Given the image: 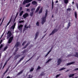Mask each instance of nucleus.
Returning <instances> with one entry per match:
<instances>
[{"instance_id":"nucleus-55","label":"nucleus","mask_w":78,"mask_h":78,"mask_svg":"<svg viewBox=\"0 0 78 78\" xmlns=\"http://www.w3.org/2000/svg\"><path fill=\"white\" fill-rule=\"evenodd\" d=\"M74 70H78V68H76L74 69Z\"/></svg>"},{"instance_id":"nucleus-41","label":"nucleus","mask_w":78,"mask_h":78,"mask_svg":"<svg viewBox=\"0 0 78 78\" xmlns=\"http://www.w3.org/2000/svg\"><path fill=\"white\" fill-rule=\"evenodd\" d=\"M36 25L37 26H39V22L37 21V22Z\"/></svg>"},{"instance_id":"nucleus-22","label":"nucleus","mask_w":78,"mask_h":78,"mask_svg":"<svg viewBox=\"0 0 78 78\" xmlns=\"http://www.w3.org/2000/svg\"><path fill=\"white\" fill-rule=\"evenodd\" d=\"M74 15L75 16V17L76 19H77V13H76V12H75L74 13Z\"/></svg>"},{"instance_id":"nucleus-64","label":"nucleus","mask_w":78,"mask_h":78,"mask_svg":"<svg viewBox=\"0 0 78 78\" xmlns=\"http://www.w3.org/2000/svg\"><path fill=\"white\" fill-rule=\"evenodd\" d=\"M6 78H10V77L9 76H8Z\"/></svg>"},{"instance_id":"nucleus-50","label":"nucleus","mask_w":78,"mask_h":78,"mask_svg":"<svg viewBox=\"0 0 78 78\" xmlns=\"http://www.w3.org/2000/svg\"><path fill=\"white\" fill-rule=\"evenodd\" d=\"M60 75H61L60 74H58V75H56V77L58 78V76H60Z\"/></svg>"},{"instance_id":"nucleus-61","label":"nucleus","mask_w":78,"mask_h":78,"mask_svg":"<svg viewBox=\"0 0 78 78\" xmlns=\"http://www.w3.org/2000/svg\"><path fill=\"white\" fill-rule=\"evenodd\" d=\"M25 30H26V29L24 28L23 30V31H25Z\"/></svg>"},{"instance_id":"nucleus-4","label":"nucleus","mask_w":78,"mask_h":78,"mask_svg":"<svg viewBox=\"0 0 78 78\" xmlns=\"http://www.w3.org/2000/svg\"><path fill=\"white\" fill-rule=\"evenodd\" d=\"M29 16V14L27 13H25L24 15H23V17L24 19H26L27 17Z\"/></svg>"},{"instance_id":"nucleus-48","label":"nucleus","mask_w":78,"mask_h":78,"mask_svg":"<svg viewBox=\"0 0 78 78\" xmlns=\"http://www.w3.org/2000/svg\"><path fill=\"white\" fill-rule=\"evenodd\" d=\"M52 49V48H51V50L48 52L47 54H48V55L51 52V49Z\"/></svg>"},{"instance_id":"nucleus-44","label":"nucleus","mask_w":78,"mask_h":78,"mask_svg":"<svg viewBox=\"0 0 78 78\" xmlns=\"http://www.w3.org/2000/svg\"><path fill=\"white\" fill-rule=\"evenodd\" d=\"M26 11H27V12H30V9H26Z\"/></svg>"},{"instance_id":"nucleus-30","label":"nucleus","mask_w":78,"mask_h":78,"mask_svg":"<svg viewBox=\"0 0 78 78\" xmlns=\"http://www.w3.org/2000/svg\"><path fill=\"white\" fill-rule=\"evenodd\" d=\"M52 60V59L51 58H50L49 59L48 61L46 62V63H48V62H50V61H51Z\"/></svg>"},{"instance_id":"nucleus-16","label":"nucleus","mask_w":78,"mask_h":78,"mask_svg":"<svg viewBox=\"0 0 78 78\" xmlns=\"http://www.w3.org/2000/svg\"><path fill=\"white\" fill-rule=\"evenodd\" d=\"M16 23H15L14 25L12 27V30L14 29V28H15V27H16Z\"/></svg>"},{"instance_id":"nucleus-31","label":"nucleus","mask_w":78,"mask_h":78,"mask_svg":"<svg viewBox=\"0 0 78 78\" xmlns=\"http://www.w3.org/2000/svg\"><path fill=\"white\" fill-rule=\"evenodd\" d=\"M27 2V3H30V2H31L33 0H26Z\"/></svg>"},{"instance_id":"nucleus-9","label":"nucleus","mask_w":78,"mask_h":78,"mask_svg":"<svg viewBox=\"0 0 78 78\" xmlns=\"http://www.w3.org/2000/svg\"><path fill=\"white\" fill-rule=\"evenodd\" d=\"M9 36H8L7 37V39H8V38H9V37H11V35L12 34H11V33H10V31H8L7 34H9Z\"/></svg>"},{"instance_id":"nucleus-32","label":"nucleus","mask_w":78,"mask_h":78,"mask_svg":"<svg viewBox=\"0 0 78 78\" xmlns=\"http://www.w3.org/2000/svg\"><path fill=\"white\" fill-rule=\"evenodd\" d=\"M30 3H28V4L26 5V7H29V6H30Z\"/></svg>"},{"instance_id":"nucleus-19","label":"nucleus","mask_w":78,"mask_h":78,"mask_svg":"<svg viewBox=\"0 0 78 78\" xmlns=\"http://www.w3.org/2000/svg\"><path fill=\"white\" fill-rule=\"evenodd\" d=\"M75 75V74H70L69 75V78H72V77H73Z\"/></svg>"},{"instance_id":"nucleus-14","label":"nucleus","mask_w":78,"mask_h":78,"mask_svg":"<svg viewBox=\"0 0 78 78\" xmlns=\"http://www.w3.org/2000/svg\"><path fill=\"white\" fill-rule=\"evenodd\" d=\"M75 64V62H72L70 63H68L66 64V66H69V65H71V64Z\"/></svg>"},{"instance_id":"nucleus-11","label":"nucleus","mask_w":78,"mask_h":78,"mask_svg":"<svg viewBox=\"0 0 78 78\" xmlns=\"http://www.w3.org/2000/svg\"><path fill=\"white\" fill-rule=\"evenodd\" d=\"M11 21H12V17H11L10 19L9 22H8V23L7 24V25L6 26L5 28H6V27H7V26L8 25H9V23H11Z\"/></svg>"},{"instance_id":"nucleus-2","label":"nucleus","mask_w":78,"mask_h":78,"mask_svg":"<svg viewBox=\"0 0 78 78\" xmlns=\"http://www.w3.org/2000/svg\"><path fill=\"white\" fill-rule=\"evenodd\" d=\"M58 31V29H55L52 31V32L50 34V36H51V35H53V34H55V33H56V32H57Z\"/></svg>"},{"instance_id":"nucleus-54","label":"nucleus","mask_w":78,"mask_h":78,"mask_svg":"<svg viewBox=\"0 0 78 78\" xmlns=\"http://www.w3.org/2000/svg\"><path fill=\"white\" fill-rule=\"evenodd\" d=\"M4 19H5V17H4L3 18V20H2V23H3V21H4Z\"/></svg>"},{"instance_id":"nucleus-56","label":"nucleus","mask_w":78,"mask_h":78,"mask_svg":"<svg viewBox=\"0 0 78 78\" xmlns=\"http://www.w3.org/2000/svg\"><path fill=\"white\" fill-rule=\"evenodd\" d=\"M32 58V57H31V58H30L26 62H28V61H30V59H31Z\"/></svg>"},{"instance_id":"nucleus-25","label":"nucleus","mask_w":78,"mask_h":78,"mask_svg":"<svg viewBox=\"0 0 78 78\" xmlns=\"http://www.w3.org/2000/svg\"><path fill=\"white\" fill-rule=\"evenodd\" d=\"M23 11H22L20 13V16H22V14H23Z\"/></svg>"},{"instance_id":"nucleus-13","label":"nucleus","mask_w":78,"mask_h":78,"mask_svg":"<svg viewBox=\"0 0 78 78\" xmlns=\"http://www.w3.org/2000/svg\"><path fill=\"white\" fill-rule=\"evenodd\" d=\"M20 45V42H17L16 43L15 47H18Z\"/></svg>"},{"instance_id":"nucleus-39","label":"nucleus","mask_w":78,"mask_h":78,"mask_svg":"<svg viewBox=\"0 0 78 78\" xmlns=\"http://www.w3.org/2000/svg\"><path fill=\"white\" fill-rule=\"evenodd\" d=\"M3 44H1L0 46V50H1V48H3Z\"/></svg>"},{"instance_id":"nucleus-35","label":"nucleus","mask_w":78,"mask_h":78,"mask_svg":"<svg viewBox=\"0 0 78 78\" xmlns=\"http://www.w3.org/2000/svg\"><path fill=\"white\" fill-rule=\"evenodd\" d=\"M24 28H28V27L27 26V24L25 25Z\"/></svg>"},{"instance_id":"nucleus-24","label":"nucleus","mask_w":78,"mask_h":78,"mask_svg":"<svg viewBox=\"0 0 78 78\" xmlns=\"http://www.w3.org/2000/svg\"><path fill=\"white\" fill-rule=\"evenodd\" d=\"M39 12V14H41V13H42V8H41L40 9Z\"/></svg>"},{"instance_id":"nucleus-3","label":"nucleus","mask_w":78,"mask_h":78,"mask_svg":"<svg viewBox=\"0 0 78 78\" xmlns=\"http://www.w3.org/2000/svg\"><path fill=\"white\" fill-rule=\"evenodd\" d=\"M13 39H14V37H13V36H12L10 37L8 42V44L11 43V42L12 41V40H13Z\"/></svg>"},{"instance_id":"nucleus-6","label":"nucleus","mask_w":78,"mask_h":78,"mask_svg":"<svg viewBox=\"0 0 78 78\" xmlns=\"http://www.w3.org/2000/svg\"><path fill=\"white\" fill-rule=\"evenodd\" d=\"M22 27H23V25H20L19 26L18 30L20 31H22Z\"/></svg>"},{"instance_id":"nucleus-47","label":"nucleus","mask_w":78,"mask_h":78,"mask_svg":"<svg viewBox=\"0 0 78 78\" xmlns=\"http://www.w3.org/2000/svg\"><path fill=\"white\" fill-rule=\"evenodd\" d=\"M19 63H20L19 62H17V63L15 65V67H14V68H15V67H16V66H17V65Z\"/></svg>"},{"instance_id":"nucleus-17","label":"nucleus","mask_w":78,"mask_h":78,"mask_svg":"<svg viewBox=\"0 0 78 78\" xmlns=\"http://www.w3.org/2000/svg\"><path fill=\"white\" fill-rule=\"evenodd\" d=\"M23 72V70H22L21 71H20V72L18 73L17 75H20V74H22V73Z\"/></svg>"},{"instance_id":"nucleus-12","label":"nucleus","mask_w":78,"mask_h":78,"mask_svg":"<svg viewBox=\"0 0 78 78\" xmlns=\"http://www.w3.org/2000/svg\"><path fill=\"white\" fill-rule=\"evenodd\" d=\"M39 35V32H37L36 34H35V37L34 38V39L36 40L37 38V37H38V35Z\"/></svg>"},{"instance_id":"nucleus-46","label":"nucleus","mask_w":78,"mask_h":78,"mask_svg":"<svg viewBox=\"0 0 78 78\" xmlns=\"http://www.w3.org/2000/svg\"><path fill=\"white\" fill-rule=\"evenodd\" d=\"M19 63H20L19 62H17V63L15 65V67H14V68H15V67H16V66H17V65Z\"/></svg>"},{"instance_id":"nucleus-8","label":"nucleus","mask_w":78,"mask_h":78,"mask_svg":"<svg viewBox=\"0 0 78 78\" xmlns=\"http://www.w3.org/2000/svg\"><path fill=\"white\" fill-rule=\"evenodd\" d=\"M61 62H62V60H61V58H59L58 61H57V62L58 63L57 65L58 66V65H59V64H60V63H61Z\"/></svg>"},{"instance_id":"nucleus-27","label":"nucleus","mask_w":78,"mask_h":78,"mask_svg":"<svg viewBox=\"0 0 78 78\" xmlns=\"http://www.w3.org/2000/svg\"><path fill=\"white\" fill-rule=\"evenodd\" d=\"M66 69V68H62L60 69L59 70V71H61V70H64L65 69Z\"/></svg>"},{"instance_id":"nucleus-36","label":"nucleus","mask_w":78,"mask_h":78,"mask_svg":"<svg viewBox=\"0 0 78 78\" xmlns=\"http://www.w3.org/2000/svg\"><path fill=\"white\" fill-rule=\"evenodd\" d=\"M70 26V23L69 22L68 24V26L67 27V28H69V27Z\"/></svg>"},{"instance_id":"nucleus-59","label":"nucleus","mask_w":78,"mask_h":78,"mask_svg":"<svg viewBox=\"0 0 78 78\" xmlns=\"http://www.w3.org/2000/svg\"><path fill=\"white\" fill-rule=\"evenodd\" d=\"M69 56H71V55H68V57H69Z\"/></svg>"},{"instance_id":"nucleus-15","label":"nucleus","mask_w":78,"mask_h":78,"mask_svg":"<svg viewBox=\"0 0 78 78\" xmlns=\"http://www.w3.org/2000/svg\"><path fill=\"white\" fill-rule=\"evenodd\" d=\"M40 8H41V6H38L36 9V10L35 11V12H37L38 11H39V9H40Z\"/></svg>"},{"instance_id":"nucleus-53","label":"nucleus","mask_w":78,"mask_h":78,"mask_svg":"<svg viewBox=\"0 0 78 78\" xmlns=\"http://www.w3.org/2000/svg\"><path fill=\"white\" fill-rule=\"evenodd\" d=\"M18 14H19V12H18L16 14V16L15 18H16V17H17V16H18Z\"/></svg>"},{"instance_id":"nucleus-10","label":"nucleus","mask_w":78,"mask_h":78,"mask_svg":"<svg viewBox=\"0 0 78 78\" xmlns=\"http://www.w3.org/2000/svg\"><path fill=\"white\" fill-rule=\"evenodd\" d=\"M28 50L25 49L21 52V53L24 54V53H27V52H28Z\"/></svg>"},{"instance_id":"nucleus-5","label":"nucleus","mask_w":78,"mask_h":78,"mask_svg":"<svg viewBox=\"0 0 78 78\" xmlns=\"http://www.w3.org/2000/svg\"><path fill=\"white\" fill-rule=\"evenodd\" d=\"M30 44V42H28V43H27L26 45L23 48V49H25V48H26Z\"/></svg>"},{"instance_id":"nucleus-37","label":"nucleus","mask_w":78,"mask_h":78,"mask_svg":"<svg viewBox=\"0 0 78 78\" xmlns=\"http://www.w3.org/2000/svg\"><path fill=\"white\" fill-rule=\"evenodd\" d=\"M28 76L29 77H27V78H32L33 77V76L32 75L31 76V75H29Z\"/></svg>"},{"instance_id":"nucleus-52","label":"nucleus","mask_w":78,"mask_h":78,"mask_svg":"<svg viewBox=\"0 0 78 78\" xmlns=\"http://www.w3.org/2000/svg\"><path fill=\"white\" fill-rule=\"evenodd\" d=\"M11 57H12V56H11L8 59V60H7L6 61H7V62H8V61H9V60L10 59H11Z\"/></svg>"},{"instance_id":"nucleus-58","label":"nucleus","mask_w":78,"mask_h":78,"mask_svg":"<svg viewBox=\"0 0 78 78\" xmlns=\"http://www.w3.org/2000/svg\"><path fill=\"white\" fill-rule=\"evenodd\" d=\"M20 10H22V7H21L20 8Z\"/></svg>"},{"instance_id":"nucleus-1","label":"nucleus","mask_w":78,"mask_h":78,"mask_svg":"<svg viewBox=\"0 0 78 78\" xmlns=\"http://www.w3.org/2000/svg\"><path fill=\"white\" fill-rule=\"evenodd\" d=\"M48 14V10L46 9V13L45 14V17H42V20L41 21V24L43 25L44 23H45V21H46V17L47 16V14Z\"/></svg>"},{"instance_id":"nucleus-28","label":"nucleus","mask_w":78,"mask_h":78,"mask_svg":"<svg viewBox=\"0 0 78 78\" xmlns=\"http://www.w3.org/2000/svg\"><path fill=\"white\" fill-rule=\"evenodd\" d=\"M74 56L75 57H76L77 58H78V52H76V55H74Z\"/></svg>"},{"instance_id":"nucleus-38","label":"nucleus","mask_w":78,"mask_h":78,"mask_svg":"<svg viewBox=\"0 0 78 78\" xmlns=\"http://www.w3.org/2000/svg\"><path fill=\"white\" fill-rule=\"evenodd\" d=\"M24 58H25V56H23V57H22V58H21L20 59V61H22V60H23V59H24Z\"/></svg>"},{"instance_id":"nucleus-20","label":"nucleus","mask_w":78,"mask_h":78,"mask_svg":"<svg viewBox=\"0 0 78 78\" xmlns=\"http://www.w3.org/2000/svg\"><path fill=\"white\" fill-rule=\"evenodd\" d=\"M26 3H28L27 2V1L26 0H24L23 3V5H25V4H26Z\"/></svg>"},{"instance_id":"nucleus-57","label":"nucleus","mask_w":78,"mask_h":78,"mask_svg":"<svg viewBox=\"0 0 78 78\" xmlns=\"http://www.w3.org/2000/svg\"><path fill=\"white\" fill-rule=\"evenodd\" d=\"M16 55V52H14L13 53V55Z\"/></svg>"},{"instance_id":"nucleus-45","label":"nucleus","mask_w":78,"mask_h":78,"mask_svg":"<svg viewBox=\"0 0 78 78\" xmlns=\"http://www.w3.org/2000/svg\"><path fill=\"white\" fill-rule=\"evenodd\" d=\"M23 22H24V20H23L19 21V23H23Z\"/></svg>"},{"instance_id":"nucleus-33","label":"nucleus","mask_w":78,"mask_h":78,"mask_svg":"<svg viewBox=\"0 0 78 78\" xmlns=\"http://www.w3.org/2000/svg\"><path fill=\"white\" fill-rule=\"evenodd\" d=\"M54 5V2L53 1L52 2V9H53V5Z\"/></svg>"},{"instance_id":"nucleus-42","label":"nucleus","mask_w":78,"mask_h":78,"mask_svg":"<svg viewBox=\"0 0 78 78\" xmlns=\"http://www.w3.org/2000/svg\"><path fill=\"white\" fill-rule=\"evenodd\" d=\"M41 69V67H40V66H39L37 68V69L36 70H39V69Z\"/></svg>"},{"instance_id":"nucleus-63","label":"nucleus","mask_w":78,"mask_h":78,"mask_svg":"<svg viewBox=\"0 0 78 78\" xmlns=\"http://www.w3.org/2000/svg\"><path fill=\"white\" fill-rule=\"evenodd\" d=\"M56 3H58V1H56L55 2Z\"/></svg>"},{"instance_id":"nucleus-40","label":"nucleus","mask_w":78,"mask_h":78,"mask_svg":"<svg viewBox=\"0 0 78 78\" xmlns=\"http://www.w3.org/2000/svg\"><path fill=\"white\" fill-rule=\"evenodd\" d=\"M45 75V73H44V72H42L40 74L41 76H42L43 75Z\"/></svg>"},{"instance_id":"nucleus-29","label":"nucleus","mask_w":78,"mask_h":78,"mask_svg":"<svg viewBox=\"0 0 78 78\" xmlns=\"http://www.w3.org/2000/svg\"><path fill=\"white\" fill-rule=\"evenodd\" d=\"M27 42L26 41H24L22 44V45H23H23H25V44H26L27 43Z\"/></svg>"},{"instance_id":"nucleus-34","label":"nucleus","mask_w":78,"mask_h":78,"mask_svg":"<svg viewBox=\"0 0 78 78\" xmlns=\"http://www.w3.org/2000/svg\"><path fill=\"white\" fill-rule=\"evenodd\" d=\"M8 47L6 46L4 49L3 51H6V50L8 48Z\"/></svg>"},{"instance_id":"nucleus-26","label":"nucleus","mask_w":78,"mask_h":78,"mask_svg":"<svg viewBox=\"0 0 78 78\" xmlns=\"http://www.w3.org/2000/svg\"><path fill=\"white\" fill-rule=\"evenodd\" d=\"M35 9H36L34 8H32L31 9V12H34V11H35Z\"/></svg>"},{"instance_id":"nucleus-18","label":"nucleus","mask_w":78,"mask_h":78,"mask_svg":"<svg viewBox=\"0 0 78 78\" xmlns=\"http://www.w3.org/2000/svg\"><path fill=\"white\" fill-rule=\"evenodd\" d=\"M20 56V55H16L15 57V59H17V58H19Z\"/></svg>"},{"instance_id":"nucleus-49","label":"nucleus","mask_w":78,"mask_h":78,"mask_svg":"<svg viewBox=\"0 0 78 78\" xmlns=\"http://www.w3.org/2000/svg\"><path fill=\"white\" fill-rule=\"evenodd\" d=\"M67 11H71V9H70V8H69L67 9Z\"/></svg>"},{"instance_id":"nucleus-21","label":"nucleus","mask_w":78,"mask_h":78,"mask_svg":"<svg viewBox=\"0 0 78 78\" xmlns=\"http://www.w3.org/2000/svg\"><path fill=\"white\" fill-rule=\"evenodd\" d=\"M63 1L65 3H66V4H67V3H69V0H63Z\"/></svg>"},{"instance_id":"nucleus-51","label":"nucleus","mask_w":78,"mask_h":78,"mask_svg":"<svg viewBox=\"0 0 78 78\" xmlns=\"http://www.w3.org/2000/svg\"><path fill=\"white\" fill-rule=\"evenodd\" d=\"M34 70V68H32L31 69L30 71V72H33Z\"/></svg>"},{"instance_id":"nucleus-62","label":"nucleus","mask_w":78,"mask_h":78,"mask_svg":"<svg viewBox=\"0 0 78 78\" xmlns=\"http://www.w3.org/2000/svg\"><path fill=\"white\" fill-rule=\"evenodd\" d=\"M6 64H7L6 63H5V64L4 65V66H6Z\"/></svg>"},{"instance_id":"nucleus-7","label":"nucleus","mask_w":78,"mask_h":78,"mask_svg":"<svg viewBox=\"0 0 78 78\" xmlns=\"http://www.w3.org/2000/svg\"><path fill=\"white\" fill-rule=\"evenodd\" d=\"M32 4L33 5H37V3L36 1H34L32 2H31Z\"/></svg>"},{"instance_id":"nucleus-23","label":"nucleus","mask_w":78,"mask_h":78,"mask_svg":"<svg viewBox=\"0 0 78 78\" xmlns=\"http://www.w3.org/2000/svg\"><path fill=\"white\" fill-rule=\"evenodd\" d=\"M33 14L34 12H31L30 13V15L31 17H32V16H33Z\"/></svg>"},{"instance_id":"nucleus-60","label":"nucleus","mask_w":78,"mask_h":78,"mask_svg":"<svg viewBox=\"0 0 78 78\" xmlns=\"http://www.w3.org/2000/svg\"><path fill=\"white\" fill-rule=\"evenodd\" d=\"M28 28H31V26L30 25H29V26H28Z\"/></svg>"},{"instance_id":"nucleus-43","label":"nucleus","mask_w":78,"mask_h":78,"mask_svg":"<svg viewBox=\"0 0 78 78\" xmlns=\"http://www.w3.org/2000/svg\"><path fill=\"white\" fill-rule=\"evenodd\" d=\"M16 49L15 50V52H17V51L19 50V48H17V47H16Z\"/></svg>"}]
</instances>
